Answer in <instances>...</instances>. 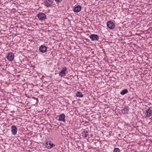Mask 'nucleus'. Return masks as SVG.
I'll use <instances>...</instances> for the list:
<instances>
[{"instance_id": "f257e3e1", "label": "nucleus", "mask_w": 152, "mask_h": 152, "mask_svg": "<svg viewBox=\"0 0 152 152\" xmlns=\"http://www.w3.org/2000/svg\"><path fill=\"white\" fill-rule=\"evenodd\" d=\"M66 67H62V70L59 73V75L61 77L65 76L66 74Z\"/></svg>"}, {"instance_id": "f03ea898", "label": "nucleus", "mask_w": 152, "mask_h": 152, "mask_svg": "<svg viewBox=\"0 0 152 152\" xmlns=\"http://www.w3.org/2000/svg\"><path fill=\"white\" fill-rule=\"evenodd\" d=\"M37 17L41 20H44L46 18V15L42 12H39L37 15Z\"/></svg>"}, {"instance_id": "7ed1b4c3", "label": "nucleus", "mask_w": 152, "mask_h": 152, "mask_svg": "<svg viewBox=\"0 0 152 152\" xmlns=\"http://www.w3.org/2000/svg\"><path fill=\"white\" fill-rule=\"evenodd\" d=\"M107 27L110 29H113L115 26L114 23L111 21H108L107 23Z\"/></svg>"}, {"instance_id": "20e7f679", "label": "nucleus", "mask_w": 152, "mask_h": 152, "mask_svg": "<svg viewBox=\"0 0 152 152\" xmlns=\"http://www.w3.org/2000/svg\"><path fill=\"white\" fill-rule=\"evenodd\" d=\"M90 39L92 41H98L99 39V36L95 34H91L89 37Z\"/></svg>"}, {"instance_id": "39448f33", "label": "nucleus", "mask_w": 152, "mask_h": 152, "mask_svg": "<svg viewBox=\"0 0 152 152\" xmlns=\"http://www.w3.org/2000/svg\"><path fill=\"white\" fill-rule=\"evenodd\" d=\"M44 145L48 149H50L55 146V145L51 143V141L47 142L46 143H44Z\"/></svg>"}, {"instance_id": "423d86ee", "label": "nucleus", "mask_w": 152, "mask_h": 152, "mask_svg": "<svg viewBox=\"0 0 152 152\" xmlns=\"http://www.w3.org/2000/svg\"><path fill=\"white\" fill-rule=\"evenodd\" d=\"M145 114L146 117H149L152 115V110H151V107H149L146 111Z\"/></svg>"}, {"instance_id": "0eeeda50", "label": "nucleus", "mask_w": 152, "mask_h": 152, "mask_svg": "<svg viewBox=\"0 0 152 152\" xmlns=\"http://www.w3.org/2000/svg\"><path fill=\"white\" fill-rule=\"evenodd\" d=\"M47 47L43 45H41L39 48V51L42 53H44L47 51Z\"/></svg>"}, {"instance_id": "6e6552de", "label": "nucleus", "mask_w": 152, "mask_h": 152, "mask_svg": "<svg viewBox=\"0 0 152 152\" xmlns=\"http://www.w3.org/2000/svg\"><path fill=\"white\" fill-rule=\"evenodd\" d=\"M7 59L9 61H13L14 59V54L11 52L9 53L7 55Z\"/></svg>"}, {"instance_id": "1a4fd4ad", "label": "nucleus", "mask_w": 152, "mask_h": 152, "mask_svg": "<svg viewBox=\"0 0 152 152\" xmlns=\"http://www.w3.org/2000/svg\"><path fill=\"white\" fill-rule=\"evenodd\" d=\"M45 5L48 7H49L51 6L52 4V2L50 0H45L44 1Z\"/></svg>"}, {"instance_id": "9d476101", "label": "nucleus", "mask_w": 152, "mask_h": 152, "mask_svg": "<svg viewBox=\"0 0 152 152\" xmlns=\"http://www.w3.org/2000/svg\"><path fill=\"white\" fill-rule=\"evenodd\" d=\"M17 128L15 126L13 125L12 126L11 128V131L13 134H16L17 133Z\"/></svg>"}, {"instance_id": "9b49d317", "label": "nucleus", "mask_w": 152, "mask_h": 152, "mask_svg": "<svg viewBox=\"0 0 152 152\" xmlns=\"http://www.w3.org/2000/svg\"><path fill=\"white\" fill-rule=\"evenodd\" d=\"M58 120L62 121L63 122L65 121V115L64 114H61L58 116Z\"/></svg>"}, {"instance_id": "f8f14e48", "label": "nucleus", "mask_w": 152, "mask_h": 152, "mask_svg": "<svg viewBox=\"0 0 152 152\" xmlns=\"http://www.w3.org/2000/svg\"><path fill=\"white\" fill-rule=\"evenodd\" d=\"M81 7L80 6H77L75 7L73 11L75 12H78L81 10Z\"/></svg>"}, {"instance_id": "ddd939ff", "label": "nucleus", "mask_w": 152, "mask_h": 152, "mask_svg": "<svg viewBox=\"0 0 152 152\" xmlns=\"http://www.w3.org/2000/svg\"><path fill=\"white\" fill-rule=\"evenodd\" d=\"M82 135L85 138L87 137L88 136V132L87 130L86 131H83L82 132Z\"/></svg>"}, {"instance_id": "4468645a", "label": "nucleus", "mask_w": 152, "mask_h": 152, "mask_svg": "<svg viewBox=\"0 0 152 152\" xmlns=\"http://www.w3.org/2000/svg\"><path fill=\"white\" fill-rule=\"evenodd\" d=\"M128 91L127 89H124L122 91L120 94L122 95H124L128 92Z\"/></svg>"}, {"instance_id": "2eb2a0df", "label": "nucleus", "mask_w": 152, "mask_h": 152, "mask_svg": "<svg viewBox=\"0 0 152 152\" xmlns=\"http://www.w3.org/2000/svg\"><path fill=\"white\" fill-rule=\"evenodd\" d=\"M76 96L77 97H82L83 96L82 93L79 91H77L76 93Z\"/></svg>"}, {"instance_id": "dca6fc26", "label": "nucleus", "mask_w": 152, "mask_h": 152, "mask_svg": "<svg viewBox=\"0 0 152 152\" xmlns=\"http://www.w3.org/2000/svg\"><path fill=\"white\" fill-rule=\"evenodd\" d=\"M129 109L127 108H125L122 110V112L124 113H128Z\"/></svg>"}, {"instance_id": "f3484780", "label": "nucleus", "mask_w": 152, "mask_h": 152, "mask_svg": "<svg viewBox=\"0 0 152 152\" xmlns=\"http://www.w3.org/2000/svg\"><path fill=\"white\" fill-rule=\"evenodd\" d=\"M113 152H120V150L118 148H115L114 149Z\"/></svg>"}, {"instance_id": "a211bd4d", "label": "nucleus", "mask_w": 152, "mask_h": 152, "mask_svg": "<svg viewBox=\"0 0 152 152\" xmlns=\"http://www.w3.org/2000/svg\"><path fill=\"white\" fill-rule=\"evenodd\" d=\"M55 1L57 3H59L61 2L62 0H55Z\"/></svg>"}, {"instance_id": "6ab92c4d", "label": "nucleus", "mask_w": 152, "mask_h": 152, "mask_svg": "<svg viewBox=\"0 0 152 152\" xmlns=\"http://www.w3.org/2000/svg\"><path fill=\"white\" fill-rule=\"evenodd\" d=\"M32 98H33L34 99H36L37 100V102H38V101L37 100H38V99L37 98H35V97H33Z\"/></svg>"}]
</instances>
